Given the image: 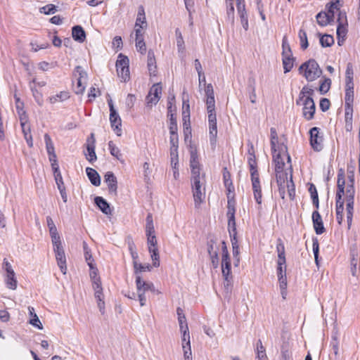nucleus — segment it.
<instances>
[{"mask_svg":"<svg viewBox=\"0 0 360 360\" xmlns=\"http://www.w3.org/2000/svg\"><path fill=\"white\" fill-rule=\"evenodd\" d=\"M331 80L329 78H325L323 80H321L320 82V86L319 91L321 94H324L327 93L330 87Z\"/></svg>","mask_w":360,"mask_h":360,"instance_id":"09e8293b","label":"nucleus"},{"mask_svg":"<svg viewBox=\"0 0 360 360\" xmlns=\"http://www.w3.org/2000/svg\"><path fill=\"white\" fill-rule=\"evenodd\" d=\"M298 70L299 73L302 75L308 82L316 80L320 77L322 74V70L314 59H309L302 63Z\"/></svg>","mask_w":360,"mask_h":360,"instance_id":"20e7f679","label":"nucleus"},{"mask_svg":"<svg viewBox=\"0 0 360 360\" xmlns=\"http://www.w3.org/2000/svg\"><path fill=\"white\" fill-rule=\"evenodd\" d=\"M146 26L147 22L146 20L144 9L142 6H141L139 9L137 18L136 20L135 32L137 29H139L141 34L143 35V30L144 27H146Z\"/></svg>","mask_w":360,"mask_h":360,"instance_id":"5701e85b","label":"nucleus"},{"mask_svg":"<svg viewBox=\"0 0 360 360\" xmlns=\"http://www.w3.org/2000/svg\"><path fill=\"white\" fill-rule=\"evenodd\" d=\"M207 252L209 255L212 253H218L219 248L217 245V239L214 237L209 238L207 243Z\"/></svg>","mask_w":360,"mask_h":360,"instance_id":"4c0bfd02","label":"nucleus"},{"mask_svg":"<svg viewBox=\"0 0 360 360\" xmlns=\"http://www.w3.org/2000/svg\"><path fill=\"white\" fill-rule=\"evenodd\" d=\"M207 113L210 141L211 145L214 146L216 143L217 136V116L215 113V110H212V112L207 111Z\"/></svg>","mask_w":360,"mask_h":360,"instance_id":"f8f14e48","label":"nucleus"},{"mask_svg":"<svg viewBox=\"0 0 360 360\" xmlns=\"http://www.w3.org/2000/svg\"><path fill=\"white\" fill-rule=\"evenodd\" d=\"M288 170L276 171V179L279 190L288 188L290 196L295 194V186L292 181V170H290V176L288 177Z\"/></svg>","mask_w":360,"mask_h":360,"instance_id":"39448f33","label":"nucleus"},{"mask_svg":"<svg viewBox=\"0 0 360 360\" xmlns=\"http://www.w3.org/2000/svg\"><path fill=\"white\" fill-rule=\"evenodd\" d=\"M350 271L353 276H357V271L360 270V258L356 248L350 250Z\"/></svg>","mask_w":360,"mask_h":360,"instance_id":"f3484780","label":"nucleus"},{"mask_svg":"<svg viewBox=\"0 0 360 360\" xmlns=\"http://www.w3.org/2000/svg\"><path fill=\"white\" fill-rule=\"evenodd\" d=\"M340 4H338V11L337 12L338 19L337 21L338 25H347V19L346 13L345 11H342L340 8Z\"/></svg>","mask_w":360,"mask_h":360,"instance_id":"6e6d98bb","label":"nucleus"},{"mask_svg":"<svg viewBox=\"0 0 360 360\" xmlns=\"http://www.w3.org/2000/svg\"><path fill=\"white\" fill-rule=\"evenodd\" d=\"M257 360H267L266 349L262 345V342L259 340L257 342Z\"/></svg>","mask_w":360,"mask_h":360,"instance_id":"e433bc0d","label":"nucleus"},{"mask_svg":"<svg viewBox=\"0 0 360 360\" xmlns=\"http://www.w3.org/2000/svg\"><path fill=\"white\" fill-rule=\"evenodd\" d=\"M175 34L176 38V46L179 52H184L185 50L184 41L182 37V34L179 28L175 30Z\"/></svg>","mask_w":360,"mask_h":360,"instance_id":"79ce46f5","label":"nucleus"},{"mask_svg":"<svg viewBox=\"0 0 360 360\" xmlns=\"http://www.w3.org/2000/svg\"><path fill=\"white\" fill-rule=\"evenodd\" d=\"M353 108L352 106L345 105V122H352V115Z\"/></svg>","mask_w":360,"mask_h":360,"instance_id":"0e129e2a","label":"nucleus"},{"mask_svg":"<svg viewBox=\"0 0 360 360\" xmlns=\"http://www.w3.org/2000/svg\"><path fill=\"white\" fill-rule=\"evenodd\" d=\"M86 175L91 181V183L96 186H98L101 184V177L98 173L93 168L87 167L86 169Z\"/></svg>","mask_w":360,"mask_h":360,"instance_id":"a878e982","label":"nucleus"},{"mask_svg":"<svg viewBox=\"0 0 360 360\" xmlns=\"http://www.w3.org/2000/svg\"><path fill=\"white\" fill-rule=\"evenodd\" d=\"M73 76L77 79V86L75 93L77 94H82L85 90V86L87 80V74L81 66H77L73 72Z\"/></svg>","mask_w":360,"mask_h":360,"instance_id":"9d476101","label":"nucleus"},{"mask_svg":"<svg viewBox=\"0 0 360 360\" xmlns=\"http://www.w3.org/2000/svg\"><path fill=\"white\" fill-rule=\"evenodd\" d=\"M228 218V231L230 238H237L236 224L235 217Z\"/></svg>","mask_w":360,"mask_h":360,"instance_id":"f704fd0d","label":"nucleus"},{"mask_svg":"<svg viewBox=\"0 0 360 360\" xmlns=\"http://www.w3.org/2000/svg\"><path fill=\"white\" fill-rule=\"evenodd\" d=\"M271 133V148L272 153H276L277 151L278 135L275 128L271 127L270 129Z\"/></svg>","mask_w":360,"mask_h":360,"instance_id":"ea45409f","label":"nucleus"},{"mask_svg":"<svg viewBox=\"0 0 360 360\" xmlns=\"http://www.w3.org/2000/svg\"><path fill=\"white\" fill-rule=\"evenodd\" d=\"M136 285L137 292H143V294L148 290L155 291L154 285L150 282L143 281L139 275L136 277Z\"/></svg>","mask_w":360,"mask_h":360,"instance_id":"412c9836","label":"nucleus"},{"mask_svg":"<svg viewBox=\"0 0 360 360\" xmlns=\"http://www.w3.org/2000/svg\"><path fill=\"white\" fill-rule=\"evenodd\" d=\"M104 181L108 186L109 193L113 195H117V180L113 172H107L104 176Z\"/></svg>","mask_w":360,"mask_h":360,"instance_id":"dca6fc26","label":"nucleus"},{"mask_svg":"<svg viewBox=\"0 0 360 360\" xmlns=\"http://www.w3.org/2000/svg\"><path fill=\"white\" fill-rule=\"evenodd\" d=\"M4 282L6 287L11 290H15L18 285V281L15 277V273L11 274H4Z\"/></svg>","mask_w":360,"mask_h":360,"instance_id":"c756f323","label":"nucleus"},{"mask_svg":"<svg viewBox=\"0 0 360 360\" xmlns=\"http://www.w3.org/2000/svg\"><path fill=\"white\" fill-rule=\"evenodd\" d=\"M248 162L250 167V175H252L253 173L255 174H259L258 170L257 169V162L255 155H251V157L248 158Z\"/></svg>","mask_w":360,"mask_h":360,"instance_id":"a18cd8bd","label":"nucleus"},{"mask_svg":"<svg viewBox=\"0 0 360 360\" xmlns=\"http://www.w3.org/2000/svg\"><path fill=\"white\" fill-rule=\"evenodd\" d=\"M129 58L122 53H120L116 62V68L117 75L122 79V82H127L129 79Z\"/></svg>","mask_w":360,"mask_h":360,"instance_id":"423d86ee","label":"nucleus"},{"mask_svg":"<svg viewBox=\"0 0 360 360\" xmlns=\"http://www.w3.org/2000/svg\"><path fill=\"white\" fill-rule=\"evenodd\" d=\"M193 196L195 207H198L205 198V188L200 180L191 181Z\"/></svg>","mask_w":360,"mask_h":360,"instance_id":"1a4fd4ad","label":"nucleus"},{"mask_svg":"<svg viewBox=\"0 0 360 360\" xmlns=\"http://www.w3.org/2000/svg\"><path fill=\"white\" fill-rule=\"evenodd\" d=\"M169 133L175 134L177 133L178 127L176 118L174 117L173 114H171L169 119Z\"/></svg>","mask_w":360,"mask_h":360,"instance_id":"052dcab7","label":"nucleus"},{"mask_svg":"<svg viewBox=\"0 0 360 360\" xmlns=\"http://www.w3.org/2000/svg\"><path fill=\"white\" fill-rule=\"evenodd\" d=\"M309 192L311 194L313 205L316 207V210H318L319 207V196L316 186L313 184H310Z\"/></svg>","mask_w":360,"mask_h":360,"instance_id":"58836bf2","label":"nucleus"},{"mask_svg":"<svg viewBox=\"0 0 360 360\" xmlns=\"http://www.w3.org/2000/svg\"><path fill=\"white\" fill-rule=\"evenodd\" d=\"M345 105L352 106L354 101V90H345Z\"/></svg>","mask_w":360,"mask_h":360,"instance_id":"13d9d810","label":"nucleus"},{"mask_svg":"<svg viewBox=\"0 0 360 360\" xmlns=\"http://www.w3.org/2000/svg\"><path fill=\"white\" fill-rule=\"evenodd\" d=\"M236 201L234 199H229L227 202V217H235Z\"/></svg>","mask_w":360,"mask_h":360,"instance_id":"3c124183","label":"nucleus"},{"mask_svg":"<svg viewBox=\"0 0 360 360\" xmlns=\"http://www.w3.org/2000/svg\"><path fill=\"white\" fill-rule=\"evenodd\" d=\"M149 94L153 96L155 98H158V101L160 100V95L162 94V86H160V84L157 83L152 86L149 91Z\"/></svg>","mask_w":360,"mask_h":360,"instance_id":"603ef678","label":"nucleus"},{"mask_svg":"<svg viewBox=\"0 0 360 360\" xmlns=\"http://www.w3.org/2000/svg\"><path fill=\"white\" fill-rule=\"evenodd\" d=\"M206 105L207 111L212 112L215 109V100L214 96L206 97Z\"/></svg>","mask_w":360,"mask_h":360,"instance_id":"774afa93","label":"nucleus"},{"mask_svg":"<svg viewBox=\"0 0 360 360\" xmlns=\"http://www.w3.org/2000/svg\"><path fill=\"white\" fill-rule=\"evenodd\" d=\"M221 271L224 278V286L229 291L232 283L231 264L227 246L224 241L221 242Z\"/></svg>","mask_w":360,"mask_h":360,"instance_id":"7ed1b4c3","label":"nucleus"},{"mask_svg":"<svg viewBox=\"0 0 360 360\" xmlns=\"http://www.w3.org/2000/svg\"><path fill=\"white\" fill-rule=\"evenodd\" d=\"M300 105H303L302 113L304 117L307 120L313 119L316 110L313 98H304V101L301 102Z\"/></svg>","mask_w":360,"mask_h":360,"instance_id":"2eb2a0df","label":"nucleus"},{"mask_svg":"<svg viewBox=\"0 0 360 360\" xmlns=\"http://www.w3.org/2000/svg\"><path fill=\"white\" fill-rule=\"evenodd\" d=\"M70 98L69 93L68 91H63L60 93L51 96L49 98V101L51 103H56L57 102H63L68 100Z\"/></svg>","mask_w":360,"mask_h":360,"instance_id":"7c9ffc66","label":"nucleus"},{"mask_svg":"<svg viewBox=\"0 0 360 360\" xmlns=\"http://www.w3.org/2000/svg\"><path fill=\"white\" fill-rule=\"evenodd\" d=\"M337 193L335 195L336 200V219L338 223L340 225L343 221V211H344V200L342 196L345 195H354L355 189L354 186L352 184H347L345 189V176L342 169H340L338 174L337 181Z\"/></svg>","mask_w":360,"mask_h":360,"instance_id":"f257e3e1","label":"nucleus"},{"mask_svg":"<svg viewBox=\"0 0 360 360\" xmlns=\"http://www.w3.org/2000/svg\"><path fill=\"white\" fill-rule=\"evenodd\" d=\"M94 202L103 213L111 214L112 212L109 203L103 198L97 196L95 198Z\"/></svg>","mask_w":360,"mask_h":360,"instance_id":"393cba45","label":"nucleus"},{"mask_svg":"<svg viewBox=\"0 0 360 360\" xmlns=\"http://www.w3.org/2000/svg\"><path fill=\"white\" fill-rule=\"evenodd\" d=\"M108 104L110 108V122L111 127L115 134L120 136L122 135V120L121 118L117 113V110L114 108V105L112 99L108 100Z\"/></svg>","mask_w":360,"mask_h":360,"instance_id":"0eeeda50","label":"nucleus"},{"mask_svg":"<svg viewBox=\"0 0 360 360\" xmlns=\"http://www.w3.org/2000/svg\"><path fill=\"white\" fill-rule=\"evenodd\" d=\"M320 44L323 47H329L334 44V39L331 35L323 34L320 38Z\"/></svg>","mask_w":360,"mask_h":360,"instance_id":"49530a36","label":"nucleus"},{"mask_svg":"<svg viewBox=\"0 0 360 360\" xmlns=\"http://www.w3.org/2000/svg\"><path fill=\"white\" fill-rule=\"evenodd\" d=\"M233 257H239L240 250L237 238H231Z\"/></svg>","mask_w":360,"mask_h":360,"instance_id":"e2e57ef3","label":"nucleus"},{"mask_svg":"<svg viewBox=\"0 0 360 360\" xmlns=\"http://www.w3.org/2000/svg\"><path fill=\"white\" fill-rule=\"evenodd\" d=\"M134 267L136 274L141 271H150L151 268L150 264H142L136 261H134Z\"/></svg>","mask_w":360,"mask_h":360,"instance_id":"4d7b16f0","label":"nucleus"},{"mask_svg":"<svg viewBox=\"0 0 360 360\" xmlns=\"http://www.w3.org/2000/svg\"><path fill=\"white\" fill-rule=\"evenodd\" d=\"M234 1H236L237 11L239 15L240 22L245 30L248 29V18L245 10V0H226V14L228 20L231 23H234Z\"/></svg>","mask_w":360,"mask_h":360,"instance_id":"f03ea898","label":"nucleus"},{"mask_svg":"<svg viewBox=\"0 0 360 360\" xmlns=\"http://www.w3.org/2000/svg\"><path fill=\"white\" fill-rule=\"evenodd\" d=\"M347 228L350 229L354 214V195H345Z\"/></svg>","mask_w":360,"mask_h":360,"instance_id":"a211bd4d","label":"nucleus"},{"mask_svg":"<svg viewBox=\"0 0 360 360\" xmlns=\"http://www.w3.org/2000/svg\"><path fill=\"white\" fill-rule=\"evenodd\" d=\"M57 11V7L53 4H47L39 8V12L46 15L53 14Z\"/></svg>","mask_w":360,"mask_h":360,"instance_id":"864d4df0","label":"nucleus"},{"mask_svg":"<svg viewBox=\"0 0 360 360\" xmlns=\"http://www.w3.org/2000/svg\"><path fill=\"white\" fill-rule=\"evenodd\" d=\"M44 141L46 143V148L48 154L49 155V154L55 153L53 143L52 142V140H51L50 136L48 134H46L44 135Z\"/></svg>","mask_w":360,"mask_h":360,"instance_id":"5fc2aeb1","label":"nucleus"},{"mask_svg":"<svg viewBox=\"0 0 360 360\" xmlns=\"http://www.w3.org/2000/svg\"><path fill=\"white\" fill-rule=\"evenodd\" d=\"M148 68L150 76H155L156 75V61L155 55L153 51L149 50L148 52Z\"/></svg>","mask_w":360,"mask_h":360,"instance_id":"cd10ccee","label":"nucleus"},{"mask_svg":"<svg viewBox=\"0 0 360 360\" xmlns=\"http://www.w3.org/2000/svg\"><path fill=\"white\" fill-rule=\"evenodd\" d=\"M311 218H312L314 229L316 233L318 235H321V234L325 232L326 229L323 226L322 217L317 210L313 212Z\"/></svg>","mask_w":360,"mask_h":360,"instance_id":"aec40b11","label":"nucleus"},{"mask_svg":"<svg viewBox=\"0 0 360 360\" xmlns=\"http://www.w3.org/2000/svg\"><path fill=\"white\" fill-rule=\"evenodd\" d=\"M72 38L78 42H84L86 39V33L80 25H75L72 29Z\"/></svg>","mask_w":360,"mask_h":360,"instance_id":"b1692460","label":"nucleus"},{"mask_svg":"<svg viewBox=\"0 0 360 360\" xmlns=\"http://www.w3.org/2000/svg\"><path fill=\"white\" fill-rule=\"evenodd\" d=\"M190 167L191 168L200 167L196 151L192 150L191 152Z\"/></svg>","mask_w":360,"mask_h":360,"instance_id":"bf43d9fd","label":"nucleus"},{"mask_svg":"<svg viewBox=\"0 0 360 360\" xmlns=\"http://www.w3.org/2000/svg\"><path fill=\"white\" fill-rule=\"evenodd\" d=\"M136 47L138 51L143 54L146 51V46L144 42L143 35L141 34L139 29L136 31Z\"/></svg>","mask_w":360,"mask_h":360,"instance_id":"c85d7f7f","label":"nucleus"},{"mask_svg":"<svg viewBox=\"0 0 360 360\" xmlns=\"http://www.w3.org/2000/svg\"><path fill=\"white\" fill-rule=\"evenodd\" d=\"M282 58L284 72H289L294 66L295 58L293 56H283Z\"/></svg>","mask_w":360,"mask_h":360,"instance_id":"2f4dec72","label":"nucleus"},{"mask_svg":"<svg viewBox=\"0 0 360 360\" xmlns=\"http://www.w3.org/2000/svg\"><path fill=\"white\" fill-rule=\"evenodd\" d=\"M276 252L278 253V257L285 256V245L281 238H278V240H277Z\"/></svg>","mask_w":360,"mask_h":360,"instance_id":"680f3d73","label":"nucleus"},{"mask_svg":"<svg viewBox=\"0 0 360 360\" xmlns=\"http://www.w3.org/2000/svg\"><path fill=\"white\" fill-rule=\"evenodd\" d=\"M273 158L275 163V172L279 170H292L291 159L288 153L282 155L280 151L277 154L273 153Z\"/></svg>","mask_w":360,"mask_h":360,"instance_id":"6e6552de","label":"nucleus"},{"mask_svg":"<svg viewBox=\"0 0 360 360\" xmlns=\"http://www.w3.org/2000/svg\"><path fill=\"white\" fill-rule=\"evenodd\" d=\"M316 20L319 25L323 27L330 24V17L325 12H320L316 15Z\"/></svg>","mask_w":360,"mask_h":360,"instance_id":"a19ab883","label":"nucleus"},{"mask_svg":"<svg viewBox=\"0 0 360 360\" xmlns=\"http://www.w3.org/2000/svg\"><path fill=\"white\" fill-rule=\"evenodd\" d=\"M56 259L57 260V264L63 274H66L67 266H66V257L65 255V252L63 253H57L56 254Z\"/></svg>","mask_w":360,"mask_h":360,"instance_id":"72a5a7b5","label":"nucleus"},{"mask_svg":"<svg viewBox=\"0 0 360 360\" xmlns=\"http://www.w3.org/2000/svg\"><path fill=\"white\" fill-rule=\"evenodd\" d=\"M30 89L32 93V96L39 106H41L44 103L43 95L42 94L38 91L35 87H33L30 85Z\"/></svg>","mask_w":360,"mask_h":360,"instance_id":"8fccbe9b","label":"nucleus"},{"mask_svg":"<svg viewBox=\"0 0 360 360\" xmlns=\"http://www.w3.org/2000/svg\"><path fill=\"white\" fill-rule=\"evenodd\" d=\"M95 139L94 134H91V138L88 139L86 144V153H85L87 160L93 163L97 160V157L95 153Z\"/></svg>","mask_w":360,"mask_h":360,"instance_id":"6ab92c4d","label":"nucleus"},{"mask_svg":"<svg viewBox=\"0 0 360 360\" xmlns=\"http://www.w3.org/2000/svg\"><path fill=\"white\" fill-rule=\"evenodd\" d=\"M288 56H292V52L287 37L284 36L282 40V57Z\"/></svg>","mask_w":360,"mask_h":360,"instance_id":"c03bdc74","label":"nucleus"},{"mask_svg":"<svg viewBox=\"0 0 360 360\" xmlns=\"http://www.w3.org/2000/svg\"><path fill=\"white\" fill-rule=\"evenodd\" d=\"M310 144L314 150L320 151L323 148V136H320L319 129L318 127H312L309 131Z\"/></svg>","mask_w":360,"mask_h":360,"instance_id":"ddd939ff","label":"nucleus"},{"mask_svg":"<svg viewBox=\"0 0 360 360\" xmlns=\"http://www.w3.org/2000/svg\"><path fill=\"white\" fill-rule=\"evenodd\" d=\"M314 92V91L313 89H311V87H309L308 86H304L302 89V90L299 94V98L296 101V104L301 105V102H302V101H304V98H312Z\"/></svg>","mask_w":360,"mask_h":360,"instance_id":"bb28decb","label":"nucleus"},{"mask_svg":"<svg viewBox=\"0 0 360 360\" xmlns=\"http://www.w3.org/2000/svg\"><path fill=\"white\" fill-rule=\"evenodd\" d=\"M108 148L110 150V154L116 158L118 160L123 162L122 155L121 153L120 150L115 146L113 141H110L108 142Z\"/></svg>","mask_w":360,"mask_h":360,"instance_id":"c9c22d12","label":"nucleus"},{"mask_svg":"<svg viewBox=\"0 0 360 360\" xmlns=\"http://www.w3.org/2000/svg\"><path fill=\"white\" fill-rule=\"evenodd\" d=\"M253 195L255 201L258 205H261L262 202V188L259 181V175L254 173L250 175Z\"/></svg>","mask_w":360,"mask_h":360,"instance_id":"4468645a","label":"nucleus"},{"mask_svg":"<svg viewBox=\"0 0 360 360\" xmlns=\"http://www.w3.org/2000/svg\"><path fill=\"white\" fill-rule=\"evenodd\" d=\"M176 314L178 316V321L179 324L180 330H188V324L186 322V316L184 314V310L181 307L176 309Z\"/></svg>","mask_w":360,"mask_h":360,"instance_id":"473e14b6","label":"nucleus"},{"mask_svg":"<svg viewBox=\"0 0 360 360\" xmlns=\"http://www.w3.org/2000/svg\"><path fill=\"white\" fill-rule=\"evenodd\" d=\"M338 4L339 0H337L335 2L331 3L328 8V12L326 13L330 17V23L334 20L335 15L337 14L338 11Z\"/></svg>","mask_w":360,"mask_h":360,"instance_id":"37998d69","label":"nucleus"},{"mask_svg":"<svg viewBox=\"0 0 360 360\" xmlns=\"http://www.w3.org/2000/svg\"><path fill=\"white\" fill-rule=\"evenodd\" d=\"M347 25H338L337 27L338 38H345L347 34Z\"/></svg>","mask_w":360,"mask_h":360,"instance_id":"338daca9","label":"nucleus"},{"mask_svg":"<svg viewBox=\"0 0 360 360\" xmlns=\"http://www.w3.org/2000/svg\"><path fill=\"white\" fill-rule=\"evenodd\" d=\"M92 286L95 291L94 295L97 301L103 300L104 296L103 294V288L101 286V281L99 276H91Z\"/></svg>","mask_w":360,"mask_h":360,"instance_id":"4be33fe9","label":"nucleus"},{"mask_svg":"<svg viewBox=\"0 0 360 360\" xmlns=\"http://www.w3.org/2000/svg\"><path fill=\"white\" fill-rule=\"evenodd\" d=\"M148 251L150 253L151 259L153 260V265L155 267L160 266V257L159 252L157 248V239L155 235L148 236Z\"/></svg>","mask_w":360,"mask_h":360,"instance_id":"9b49d317","label":"nucleus"},{"mask_svg":"<svg viewBox=\"0 0 360 360\" xmlns=\"http://www.w3.org/2000/svg\"><path fill=\"white\" fill-rule=\"evenodd\" d=\"M2 269L4 270L5 274H11V273L15 272L11 264L6 259H4L3 261Z\"/></svg>","mask_w":360,"mask_h":360,"instance_id":"69168bd1","label":"nucleus"},{"mask_svg":"<svg viewBox=\"0 0 360 360\" xmlns=\"http://www.w3.org/2000/svg\"><path fill=\"white\" fill-rule=\"evenodd\" d=\"M298 37L300 41L301 48L303 50L306 49L309 46L306 32L304 30L300 29L298 33Z\"/></svg>","mask_w":360,"mask_h":360,"instance_id":"de8ad7c7","label":"nucleus"}]
</instances>
